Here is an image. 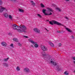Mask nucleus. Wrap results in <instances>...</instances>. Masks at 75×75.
I'll list each match as a JSON object with an SVG mask.
<instances>
[{"label": "nucleus", "mask_w": 75, "mask_h": 75, "mask_svg": "<svg viewBox=\"0 0 75 75\" xmlns=\"http://www.w3.org/2000/svg\"><path fill=\"white\" fill-rule=\"evenodd\" d=\"M12 28L14 30H17L18 32L22 33V32H25V30H27V28L24 25H21L20 26H18L16 25H13Z\"/></svg>", "instance_id": "f257e3e1"}, {"label": "nucleus", "mask_w": 75, "mask_h": 75, "mask_svg": "<svg viewBox=\"0 0 75 75\" xmlns=\"http://www.w3.org/2000/svg\"><path fill=\"white\" fill-rule=\"evenodd\" d=\"M29 41L31 43L33 44V45H34L35 48H38V47L39 46L37 44V42L34 41L33 40H32L31 39H29Z\"/></svg>", "instance_id": "f03ea898"}, {"label": "nucleus", "mask_w": 75, "mask_h": 75, "mask_svg": "<svg viewBox=\"0 0 75 75\" xmlns=\"http://www.w3.org/2000/svg\"><path fill=\"white\" fill-rule=\"evenodd\" d=\"M49 23L51 25H53L54 24L58 25H62V24L57 21L54 20H52L51 21H49Z\"/></svg>", "instance_id": "7ed1b4c3"}, {"label": "nucleus", "mask_w": 75, "mask_h": 75, "mask_svg": "<svg viewBox=\"0 0 75 75\" xmlns=\"http://www.w3.org/2000/svg\"><path fill=\"white\" fill-rule=\"evenodd\" d=\"M45 11H46V10L45 9H43L42 10V12L45 15H51L52 13L50 12H47V13H45Z\"/></svg>", "instance_id": "20e7f679"}, {"label": "nucleus", "mask_w": 75, "mask_h": 75, "mask_svg": "<svg viewBox=\"0 0 75 75\" xmlns=\"http://www.w3.org/2000/svg\"><path fill=\"white\" fill-rule=\"evenodd\" d=\"M54 61V59H52V60L51 61V62L53 65L54 66H55V65H58V63L57 62H55Z\"/></svg>", "instance_id": "39448f33"}, {"label": "nucleus", "mask_w": 75, "mask_h": 75, "mask_svg": "<svg viewBox=\"0 0 75 75\" xmlns=\"http://www.w3.org/2000/svg\"><path fill=\"white\" fill-rule=\"evenodd\" d=\"M4 10H6L7 11V9L6 8L3 7L2 6H0V13L3 12Z\"/></svg>", "instance_id": "423d86ee"}, {"label": "nucleus", "mask_w": 75, "mask_h": 75, "mask_svg": "<svg viewBox=\"0 0 75 75\" xmlns=\"http://www.w3.org/2000/svg\"><path fill=\"white\" fill-rule=\"evenodd\" d=\"M41 48L42 50L43 51H47L48 50V49H47V48L46 47L42 45L41 47Z\"/></svg>", "instance_id": "0eeeda50"}, {"label": "nucleus", "mask_w": 75, "mask_h": 75, "mask_svg": "<svg viewBox=\"0 0 75 75\" xmlns=\"http://www.w3.org/2000/svg\"><path fill=\"white\" fill-rule=\"evenodd\" d=\"M23 71H24V72H30V69H28V68L26 67L24 69Z\"/></svg>", "instance_id": "6e6552de"}, {"label": "nucleus", "mask_w": 75, "mask_h": 75, "mask_svg": "<svg viewBox=\"0 0 75 75\" xmlns=\"http://www.w3.org/2000/svg\"><path fill=\"white\" fill-rule=\"evenodd\" d=\"M1 44L2 46H5L7 45V43L4 42H1Z\"/></svg>", "instance_id": "1a4fd4ad"}, {"label": "nucleus", "mask_w": 75, "mask_h": 75, "mask_svg": "<svg viewBox=\"0 0 75 75\" xmlns=\"http://www.w3.org/2000/svg\"><path fill=\"white\" fill-rule=\"evenodd\" d=\"M47 9L48 10V11H49L48 12V13H49V12H50V11H51V12H52L53 11V10H52V8H47Z\"/></svg>", "instance_id": "9d476101"}, {"label": "nucleus", "mask_w": 75, "mask_h": 75, "mask_svg": "<svg viewBox=\"0 0 75 75\" xmlns=\"http://www.w3.org/2000/svg\"><path fill=\"white\" fill-rule=\"evenodd\" d=\"M34 31H35V32H36L37 33H39L40 32V30H38V29L37 28H35L34 29Z\"/></svg>", "instance_id": "9b49d317"}, {"label": "nucleus", "mask_w": 75, "mask_h": 75, "mask_svg": "<svg viewBox=\"0 0 75 75\" xmlns=\"http://www.w3.org/2000/svg\"><path fill=\"white\" fill-rule=\"evenodd\" d=\"M4 17L6 18H7L8 16V14L7 13H4Z\"/></svg>", "instance_id": "f8f14e48"}, {"label": "nucleus", "mask_w": 75, "mask_h": 75, "mask_svg": "<svg viewBox=\"0 0 75 75\" xmlns=\"http://www.w3.org/2000/svg\"><path fill=\"white\" fill-rule=\"evenodd\" d=\"M8 17L10 20H12L13 19V16L10 15L8 16Z\"/></svg>", "instance_id": "ddd939ff"}, {"label": "nucleus", "mask_w": 75, "mask_h": 75, "mask_svg": "<svg viewBox=\"0 0 75 75\" xmlns=\"http://www.w3.org/2000/svg\"><path fill=\"white\" fill-rule=\"evenodd\" d=\"M30 3H31L32 5H33V6H34L35 5V3H34V1H30Z\"/></svg>", "instance_id": "4468645a"}, {"label": "nucleus", "mask_w": 75, "mask_h": 75, "mask_svg": "<svg viewBox=\"0 0 75 75\" xmlns=\"http://www.w3.org/2000/svg\"><path fill=\"white\" fill-rule=\"evenodd\" d=\"M64 74L65 75H68L69 74V72H68V71H66L64 72Z\"/></svg>", "instance_id": "2eb2a0df"}, {"label": "nucleus", "mask_w": 75, "mask_h": 75, "mask_svg": "<svg viewBox=\"0 0 75 75\" xmlns=\"http://www.w3.org/2000/svg\"><path fill=\"white\" fill-rule=\"evenodd\" d=\"M13 40L15 42H18V39L16 38H14L13 39Z\"/></svg>", "instance_id": "dca6fc26"}, {"label": "nucleus", "mask_w": 75, "mask_h": 75, "mask_svg": "<svg viewBox=\"0 0 75 75\" xmlns=\"http://www.w3.org/2000/svg\"><path fill=\"white\" fill-rule=\"evenodd\" d=\"M16 70H17V71H20V67L18 66L17 67H16Z\"/></svg>", "instance_id": "f3484780"}, {"label": "nucleus", "mask_w": 75, "mask_h": 75, "mask_svg": "<svg viewBox=\"0 0 75 75\" xmlns=\"http://www.w3.org/2000/svg\"><path fill=\"white\" fill-rule=\"evenodd\" d=\"M49 44L52 47H54V44L51 42H50Z\"/></svg>", "instance_id": "a211bd4d"}, {"label": "nucleus", "mask_w": 75, "mask_h": 75, "mask_svg": "<svg viewBox=\"0 0 75 75\" xmlns=\"http://www.w3.org/2000/svg\"><path fill=\"white\" fill-rule=\"evenodd\" d=\"M40 6L41 7H45L44 5V4H42V3L41 4Z\"/></svg>", "instance_id": "6ab92c4d"}, {"label": "nucleus", "mask_w": 75, "mask_h": 75, "mask_svg": "<svg viewBox=\"0 0 75 75\" xmlns=\"http://www.w3.org/2000/svg\"><path fill=\"white\" fill-rule=\"evenodd\" d=\"M4 64L5 66H6V67H8V64L7 63H5Z\"/></svg>", "instance_id": "aec40b11"}, {"label": "nucleus", "mask_w": 75, "mask_h": 75, "mask_svg": "<svg viewBox=\"0 0 75 75\" xmlns=\"http://www.w3.org/2000/svg\"><path fill=\"white\" fill-rule=\"evenodd\" d=\"M8 59H9V58L8 57L7 58L4 59V61H5L6 62V61H7Z\"/></svg>", "instance_id": "412c9836"}, {"label": "nucleus", "mask_w": 75, "mask_h": 75, "mask_svg": "<svg viewBox=\"0 0 75 75\" xmlns=\"http://www.w3.org/2000/svg\"><path fill=\"white\" fill-rule=\"evenodd\" d=\"M66 30H67V31H69V32H71V30L68 28H66Z\"/></svg>", "instance_id": "4be33fe9"}, {"label": "nucleus", "mask_w": 75, "mask_h": 75, "mask_svg": "<svg viewBox=\"0 0 75 75\" xmlns=\"http://www.w3.org/2000/svg\"><path fill=\"white\" fill-rule=\"evenodd\" d=\"M19 11L20 12H24V11L22 9H19Z\"/></svg>", "instance_id": "5701e85b"}, {"label": "nucleus", "mask_w": 75, "mask_h": 75, "mask_svg": "<svg viewBox=\"0 0 75 75\" xmlns=\"http://www.w3.org/2000/svg\"><path fill=\"white\" fill-rule=\"evenodd\" d=\"M13 45V43L11 44L10 45V46L12 47V48H13V47H14V46Z\"/></svg>", "instance_id": "b1692460"}, {"label": "nucleus", "mask_w": 75, "mask_h": 75, "mask_svg": "<svg viewBox=\"0 0 75 75\" xmlns=\"http://www.w3.org/2000/svg\"><path fill=\"white\" fill-rule=\"evenodd\" d=\"M37 16H38L39 17H40V18H41V15L40 14H38Z\"/></svg>", "instance_id": "393cba45"}, {"label": "nucleus", "mask_w": 75, "mask_h": 75, "mask_svg": "<svg viewBox=\"0 0 75 75\" xmlns=\"http://www.w3.org/2000/svg\"><path fill=\"white\" fill-rule=\"evenodd\" d=\"M56 10H58L59 11H61V10H60V9L59 8H56Z\"/></svg>", "instance_id": "a878e982"}, {"label": "nucleus", "mask_w": 75, "mask_h": 75, "mask_svg": "<svg viewBox=\"0 0 75 75\" xmlns=\"http://www.w3.org/2000/svg\"><path fill=\"white\" fill-rule=\"evenodd\" d=\"M52 6H54V7H55V6H56V5H55V4H52Z\"/></svg>", "instance_id": "bb28decb"}, {"label": "nucleus", "mask_w": 75, "mask_h": 75, "mask_svg": "<svg viewBox=\"0 0 75 75\" xmlns=\"http://www.w3.org/2000/svg\"><path fill=\"white\" fill-rule=\"evenodd\" d=\"M18 45H19V46H21V44L19 42L18 43Z\"/></svg>", "instance_id": "cd10ccee"}, {"label": "nucleus", "mask_w": 75, "mask_h": 75, "mask_svg": "<svg viewBox=\"0 0 75 75\" xmlns=\"http://www.w3.org/2000/svg\"><path fill=\"white\" fill-rule=\"evenodd\" d=\"M0 4L1 5L2 4V1H0Z\"/></svg>", "instance_id": "c85d7f7f"}, {"label": "nucleus", "mask_w": 75, "mask_h": 75, "mask_svg": "<svg viewBox=\"0 0 75 75\" xmlns=\"http://www.w3.org/2000/svg\"><path fill=\"white\" fill-rule=\"evenodd\" d=\"M62 45L61 44V43H59V45L60 46H61V45Z\"/></svg>", "instance_id": "c756f323"}, {"label": "nucleus", "mask_w": 75, "mask_h": 75, "mask_svg": "<svg viewBox=\"0 0 75 75\" xmlns=\"http://www.w3.org/2000/svg\"><path fill=\"white\" fill-rule=\"evenodd\" d=\"M65 18L67 20H68V17H65Z\"/></svg>", "instance_id": "7c9ffc66"}, {"label": "nucleus", "mask_w": 75, "mask_h": 75, "mask_svg": "<svg viewBox=\"0 0 75 75\" xmlns=\"http://www.w3.org/2000/svg\"><path fill=\"white\" fill-rule=\"evenodd\" d=\"M73 59L74 60H75V57H73Z\"/></svg>", "instance_id": "2f4dec72"}, {"label": "nucleus", "mask_w": 75, "mask_h": 75, "mask_svg": "<svg viewBox=\"0 0 75 75\" xmlns=\"http://www.w3.org/2000/svg\"><path fill=\"white\" fill-rule=\"evenodd\" d=\"M24 37H25V38H28V37L27 36H24Z\"/></svg>", "instance_id": "473e14b6"}, {"label": "nucleus", "mask_w": 75, "mask_h": 75, "mask_svg": "<svg viewBox=\"0 0 75 75\" xmlns=\"http://www.w3.org/2000/svg\"><path fill=\"white\" fill-rule=\"evenodd\" d=\"M31 47H34V46L33 45H31Z\"/></svg>", "instance_id": "72a5a7b5"}, {"label": "nucleus", "mask_w": 75, "mask_h": 75, "mask_svg": "<svg viewBox=\"0 0 75 75\" xmlns=\"http://www.w3.org/2000/svg\"><path fill=\"white\" fill-rule=\"evenodd\" d=\"M12 0V1H16V0Z\"/></svg>", "instance_id": "f704fd0d"}, {"label": "nucleus", "mask_w": 75, "mask_h": 75, "mask_svg": "<svg viewBox=\"0 0 75 75\" xmlns=\"http://www.w3.org/2000/svg\"><path fill=\"white\" fill-rule=\"evenodd\" d=\"M46 30V31H48V30H47V29L45 28Z\"/></svg>", "instance_id": "c9c22d12"}, {"label": "nucleus", "mask_w": 75, "mask_h": 75, "mask_svg": "<svg viewBox=\"0 0 75 75\" xmlns=\"http://www.w3.org/2000/svg\"><path fill=\"white\" fill-rule=\"evenodd\" d=\"M74 64H75V61L73 62Z\"/></svg>", "instance_id": "e433bc0d"}, {"label": "nucleus", "mask_w": 75, "mask_h": 75, "mask_svg": "<svg viewBox=\"0 0 75 75\" xmlns=\"http://www.w3.org/2000/svg\"><path fill=\"white\" fill-rule=\"evenodd\" d=\"M72 38H74V36H72Z\"/></svg>", "instance_id": "4c0bfd02"}, {"label": "nucleus", "mask_w": 75, "mask_h": 75, "mask_svg": "<svg viewBox=\"0 0 75 75\" xmlns=\"http://www.w3.org/2000/svg\"><path fill=\"white\" fill-rule=\"evenodd\" d=\"M66 1H69V0H65Z\"/></svg>", "instance_id": "58836bf2"}, {"label": "nucleus", "mask_w": 75, "mask_h": 75, "mask_svg": "<svg viewBox=\"0 0 75 75\" xmlns=\"http://www.w3.org/2000/svg\"><path fill=\"white\" fill-rule=\"evenodd\" d=\"M47 21H49V20H47Z\"/></svg>", "instance_id": "ea45409f"}, {"label": "nucleus", "mask_w": 75, "mask_h": 75, "mask_svg": "<svg viewBox=\"0 0 75 75\" xmlns=\"http://www.w3.org/2000/svg\"><path fill=\"white\" fill-rule=\"evenodd\" d=\"M57 33H58V31H57Z\"/></svg>", "instance_id": "a19ab883"}]
</instances>
